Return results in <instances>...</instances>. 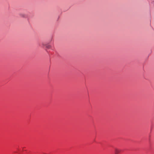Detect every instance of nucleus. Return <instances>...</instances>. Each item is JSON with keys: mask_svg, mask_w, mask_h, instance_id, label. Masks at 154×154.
Instances as JSON below:
<instances>
[{"mask_svg": "<svg viewBox=\"0 0 154 154\" xmlns=\"http://www.w3.org/2000/svg\"><path fill=\"white\" fill-rule=\"evenodd\" d=\"M121 150L120 149H119L117 148H115V154H119L120 153Z\"/></svg>", "mask_w": 154, "mask_h": 154, "instance_id": "1", "label": "nucleus"}, {"mask_svg": "<svg viewBox=\"0 0 154 154\" xmlns=\"http://www.w3.org/2000/svg\"><path fill=\"white\" fill-rule=\"evenodd\" d=\"M19 15L20 17L23 18H26L27 17V15L23 13H20Z\"/></svg>", "mask_w": 154, "mask_h": 154, "instance_id": "2", "label": "nucleus"}, {"mask_svg": "<svg viewBox=\"0 0 154 154\" xmlns=\"http://www.w3.org/2000/svg\"><path fill=\"white\" fill-rule=\"evenodd\" d=\"M46 47L47 48H51V45H47Z\"/></svg>", "mask_w": 154, "mask_h": 154, "instance_id": "3", "label": "nucleus"}]
</instances>
